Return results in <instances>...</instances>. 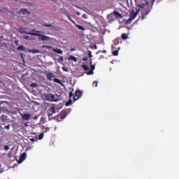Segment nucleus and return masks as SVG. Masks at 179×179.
I'll list each match as a JSON object with an SVG mask.
<instances>
[{"instance_id": "nucleus-1", "label": "nucleus", "mask_w": 179, "mask_h": 179, "mask_svg": "<svg viewBox=\"0 0 179 179\" xmlns=\"http://www.w3.org/2000/svg\"><path fill=\"white\" fill-rule=\"evenodd\" d=\"M32 31H34L35 33L24 31V34H29L30 36H37L38 37H39V40L41 41H48V40H50V36L38 34L40 33V31L32 29Z\"/></svg>"}, {"instance_id": "nucleus-2", "label": "nucleus", "mask_w": 179, "mask_h": 179, "mask_svg": "<svg viewBox=\"0 0 179 179\" xmlns=\"http://www.w3.org/2000/svg\"><path fill=\"white\" fill-rule=\"evenodd\" d=\"M82 94H83L82 91H80V90H76L74 95H73V93H72V92H70L69 97H70V99H72V97H73V101H76L82 97Z\"/></svg>"}, {"instance_id": "nucleus-3", "label": "nucleus", "mask_w": 179, "mask_h": 179, "mask_svg": "<svg viewBox=\"0 0 179 179\" xmlns=\"http://www.w3.org/2000/svg\"><path fill=\"white\" fill-rule=\"evenodd\" d=\"M45 99L46 100H48V101H54V102H57V101H59V100H61V96H59V95L58 94H48L45 96Z\"/></svg>"}, {"instance_id": "nucleus-4", "label": "nucleus", "mask_w": 179, "mask_h": 179, "mask_svg": "<svg viewBox=\"0 0 179 179\" xmlns=\"http://www.w3.org/2000/svg\"><path fill=\"white\" fill-rule=\"evenodd\" d=\"M66 115H68L66 110H62L55 117V118L58 122H61L62 120H64L66 117Z\"/></svg>"}, {"instance_id": "nucleus-5", "label": "nucleus", "mask_w": 179, "mask_h": 179, "mask_svg": "<svg viewBox=\"0 0 179 179\" xmlns=\"http://www.w3.org/2000/svg\"><path fill=\"white\" fill-rule=\"evenodd\" d=\"M145 7L150 10L153 8V4L155 3V0H145Z\"/></svg>"}, {"instance_id": "nucleus-6", "label": "nucleus", "mask_w": 179, "mask_h": 179, "mask_svg": "<svg viewBox=\"0 0 179 179\" xmlns=\"http://www.w3.org/2000/svg\"><path fill=\"white\" fill-rule=\"evenodd\" d=\"M92 64V59H90V65L91 66L90 70L88 72H87V75H93V73H94V72L93 71H94L96 66Z\"/></svg>"}, {"instance_id": "nucleus-7", "label": "nucleus", "mask_w": 179, "mask_h": 179, "mask_svg": "<svg viewBox=\"0 0 179 179\" xmlns=\"http://www.w3.org/2000/svg\"><path fill=\"white\" fill-rule=\"evenodd\" d=\"M27 156V155L26 154V152H24L21 155L20 159L18 161L19 164H20V163H23V162H24V160H26Z\"/></svg>"}, {"instance_id": "nucleus-8", "label": "nucleus", "mask_w": 179, "mask_h": 179, "mask_svg": "<svg viewBox=\"0 0 179 179\" xmlns=\"http://www.w3.org/2000/svg\"><path fill=\"white\" fill-rule=\"evenodd\" d=\"M120 40H121L120 38H117L116 39L113 40L114 45H112V50L116 49L115 45H118V44H120Z\"/></svg>"}, {"instance_id": "nucleus-9", "label": "nucleus", "mask_w": 179, "mask_h": 179, "mask_svg": "<svg viewBox=\"0 0 179 179\" xmlns=\"http://www.w3.org/2000/svg\"><path fill=\"white\" fill-rule=\"evenodd\" d=\"M20 15H30V11L25 8H21L19 11Z\"/></svg>"}, {"instance_id": "nucleus-10", "label": "nucleus", "mask_w": 179, "mask_h": 179, "mask_svg": "<svg viewBox=\"0 0 179 179\" xmlns=\"http://www.w3.org/2000/svg\"><path fill=\"white\" fill-rule=\"evenodd\" d=\"M44 27H50V30H58L57 26L52 25L51 24H43Z\"/></svg>"}, {"instance_id": "nucleus-11", "label": "nucleus", "mask_w": 179, "mask_h": 179, "mask_svg": "<svg viewBox=\"0 0 179 179\" xmlns=\"http://www.w3.org/2000/svg\"><path fill=\"white\" fill-rule=\"evenodd\" d=\"M46 78L48 80H52L54 78H55V75H54V73H48L46 75Z\"/></svg>"}, {"instance_id": "nucleus-12", "label": "nucleus", "mask_w": 179, "mask_h": 179, "mask_svg": "<svg viewBox=\"0 0 179 179\" xmlns=\"http://www.w3.org/2000/svg\"><path fill=\"white\" fill-rule=\"evenodd\" d=\"M31 117V115L28 113H24V115H22V120H24V121H29Z\"/></svg>"}, {"instance_id": "nucleus-13", "label": "nucleus", "mask_w": 179, "mask_h": 179, "mask_svg": "<svg viewBox=\"0 0 179 179\" xmlns=\"http://www.w3.org/2000/svg\"><path fill=\"white\" fill-rule=\"evenodd\" d=\"M113 13L115 19H121L122 17V15H121L118 11H113Z\"/></svg>"}, {"instance_id": "nucleus-14", "label": "nucleus", "mask_w": 179, "mask_h": 179, "mask_svg": "<svg viewBox=\"0 0 179 179\" xmlns=\"http://www.w3.org/2000/svg\"><path fill=\"white\" fill-rule=\"evenodd\" d=\"M138 13H139V10H137L136 12L132 11L131 13L130 14V18L134 20L136 16H138Z\"/></svg>"}, {"instance_id": "nucleus-15", "label": "nucleus", "mask_w": 179, "mask_h": 179, "mask_svg": "<svg viewBox=\"0 0 179 179\" xmlns=\"http://www.w3.org/2000/svg\"><path fill=\"white\" fill-rule=\"evenodd\" d=\"M147 8V11H143L142 13V15H141V19L142 20H143V19H145V16H148V15H149V12H150V10H149V8H148V7H146Z\"/></svg>"}, {"instance_id": "nucleus-16", "label": "nucleus", "mask_w": 179, "mask_h": 179, "mask_svg": "<svg viewBox=\"0 0 179 179\" xmlns=\"http://www.w3.org/2000/svg\"><path fill=\"white\" fill-rule=\"evenodd\" d=\"M114 13H111L110 14L108 15L107 17L108 19V20H110V22H113V20H114Z\"/></svg>"}, {"instance_id": "nucleus-17", "label": "nucleus", "mask_w": 179, "mask_h": 179, "mask_svg": "<svg viewBox=\"0 0 179 179\" xmlns=\"http://www.w3.org/2000/svg\"><path fill=\"white\" fill-rule=\"evenodd\" d=\"M23 38H24V40H29V41H34V40H35L34 38L27 35L23 36Z\"/></svg>"}, {"instance_id": "nucleus-18", "label": "nucleus", "mask_w": 179, "mask_h": 179, "mask_svg": "<svg viewBox=\"0 0 179 179\" xmlns=\"http://www.w3.org/2000/svg\"><path fill=\"white\" fill-rule=\"evenodd\" d=\"M52 51H54V52H57V54H63L64 51H62V50L61 49H58V48H52Z\"/></svg>"}, {"instance_id": "nucleus-19", "label": "nucleus", "mask_w": 179, "mask_h": 179, "mask_svg": "<svg viewBox=\"0 0 179 179\" xmlns=\"http://www.w3.org/2000/svg\"><path fill=\"white\" fill-rule=\"evenodd\" d=\"M50 113H51V114H49V115H52L53 114H55V107L52 106L50 109H49Z\"/></svg>"}, {"instance_id": "nucleus-20", "label": "nucleus", "mask_w": 179, "mask_h": 179, "mask_svg": "<svg viewBox=\"0 0 179 179\" xmlns=\"http://www.w3.org/2000/svg\"><path fill=\"white\" fill-rule=\"evenodd\" d=\"M54 82H55L56 83H58L59 85H61L62 86H64V83H62V81H61V80L58 79V78H54Z\"/></svg>"}, {"instance_id": "nucleus-21", "label": "nucleus", "mask_w": 179, "mask_h": 179, "mask_svg": "<svg viewBox=\"0 0 179 179\" xmlns=\"http://www.w3.org/2000/svg\"><path fill=\"white\" fill-rule=\"evenodd\" d=\"M1 120L2 122H6L8 121V117H6L5 115H1Z\"/></svg>"}, {"instance_id": "nucleus-22", "label": "nucleus", "mask_w": 179, "mask_h": 179, "mask_svg": "<svg viewBox=\"0 0 179 179\" xmlns=\"http://www.w3.org/2000/svg\"><path fill=\"white\" fill-rule=\"evenodd\" d=\"M74 24L76 27L79 29V30H85V27H83L82 25L77 24L76 22Z\"/></svg>"}, {"instance_id": "nucleus-23", "label": "nucleus", "mask_w": 179, "mask_h": 179, "mask_svg": "<svg viewBox=\"0 0 179 179\" xmlns=\"http://www.w3.org/2000/svg\"><path fill=\"white\" fill-rule=\"evenodd\" d=\"M121 48H118L117 50H114L113 52V55H114L115 57H117V55H118V52L120 51Z\"/></svg>"}, {"instance_id": "nucleus-24", "label": "nucleus", "mask_w": 179, "mask_h": 179, "mask_svg": "<svg viewBox=\"0 0 179 179\" xmlns=\"http://www.w3.org/2000/svg\"><path fill=\"white\" fill-rule=\"evenodd\" d=\"M70 59H71V61H74V62H78V58L76 57L75 56H71L70 57Z\"/></svg>"}, {"instance_id": "nucleus-25", "label": "nucleus", "mask_w": 179, "mask_h": 179, "mask_svg": "<svg viewBox=\"0 0 179 179\" xmlns=\"http://www.w3.org/2000/svg\"><path fill=\"white\" fill-rule=\"evenodd\" d=\"M17 50H20V51H24V46H23V45H20V46L17 48Z\"/></svg>"}, {"instance_id": "nucleus-26", "label": "nucleus", "mask_w": 179, "mask_h": 179, "mask_svg": "<svg viewBox=\"0 0 179 179\" xmlns=\"http://www.w3.org/2000/svg\"><path fill=\"white\" fill-rule=\"evenodd\" d=\"M71 104H72V99H69L66 103V107H68L69 106H71Z\"/></svg>"}, {"instance_id": "nucleus-27", "label": "nucleus", "mask_w": 179, "mask_h": 179, "mask_svg": "<svg viewBox=\"0 0 179 179\" xmlns=\"http://www.w3.org/2000/svg\"><path fill=\"white\" fill-rule=\"evenodd\" d=\"M68 19L69 20H70V22H71V23H73V24H75V21L73 20H72V17H71V15H68Z\"/></svg>"}, {"instance_id": "nucleus-28", "label": "nucleus", "mask_w": 179, "mask_h": 179, "mask_svg": "<svg viewBox=\"0 0 179 179\" xmlns=\"http://www.w3.org/2000/svg\"><path fill=\"white\" fill-rule=\"evenodd\" d=\"M122 40H127L128 38V36H127V34H123L122 35Z\"/></svg>"}, {"instance_id": "nucleus-29", "label": "nucleus", "mask_w": 179, "mask_h": 179, "mask_svg": "<svg viewBox=\"0 0 179 179\" xmlns=\"http://www.w3.org/2000/svg\"><path fill=\"white\" fill-rule=\"evenodd\" d=\"M83 68L84 71H89V66H87V65H86V64H83Z\"/></svg>"}, {"instance_id": "nucleus-30", "label": "nucleus", "mask_w": 179, "mask_h": 179, "mask_svg": "<svg viewBox=\"0 0 179 179\" xmlns=\"http://www.w3.org/2000/svg\"><path fill=\"white\" fill-rule=\"evenodd\" d=\"M62 71H64V72H69V70L68 69V67H65V66H63L62 68Z\"/></svg>"}, {"instance_id": "nucleus-31", "label": "nucleus", "mask_w": 179, "mask_h": 179, "mask_svg": "<svg viewBox=\"0 0 179 179\" xmlns=\"http://www.w3.org/2000/svg\"><path fill=\"white\" fill-rule=\"evenodd\" d=\"M43 138H44V134H43V133L40 134L39 136H38V139L41 140Z\"/></svg>"}, {"instance_id": "nucleus-32", "label": "nucleus", "mask_w": 179, "mask_h": 179, "mask_svg": "<svg viewBox=\"0 0 179 179\" xmlns=\"http://www.w3.org/2000/svg\"><path fill=\"white\" fill-rule=\"evenodd\" d=\"M99 83H97V81H94L92 83V86L93 87H97V85Z\"/></svg>"}, {"instance_id": "nucleus-33", "label": "nucleus", "mask_w": 179, "mask_h": 179, "mask_svg": "<svg viewBox=\"0 0 179 179\" xmlns=\"http://www.w3.org/2000/svg\"><path fill=\"white\" fill-rule=\"evenodd\" d=\"M32 52H34L35 54H38V52H40V50H38L37 49H34L32 50Z\"/></svg>"}, {"instance_id": "nucleus-34", "label": "nucleus", "mask_w": 179, "mask_h": 179, "mask_svg": "<svg viewBox=\"0 0 179 179\" xmlns=\"http://www.w3.org/2000/svg\"><path fill=\"white\" fill-rule=\"evenodd\" d=\"M88 57H89V58H92L93 57V55H92L91 51L88 52Z\"/></svg>"}, {"instance_id": "nucleus-35", "label": "nucleus", "mask_w": 179, "mask_h": 179, "mask_svg": "<svg viewBox=\"0 0 179 179\" xmlns=\"http://www.w3.org/2000/svg\"><path fill=\"white\" fill-rule=\"evenodd\" d=\"M131 22H132V19L129 18V20H127V24H129V23H131Z\"/></svg>"}, {"instance_id": "nucleus-36", "label": "nucleus", "mask_w": 179, "mask_h": 179, "mask_svg": "<svg viewBox=\"0 0 179 179\" xmlns=\"http://www.w3.org/2000/svg\"><path fill=\"white\" fill-rule=\"evenodd\" d=\"M87 59H89V57H87V56L83 57V61H87Z\"/></svg>"}, {"instance_id": "nucleus-37", "label": "nucleus", "mask_w": 179, "mask_h": 179, "mask_svg": "<svg viewBox=\"0 0 179 179\" xmlns=\"http://www.w3.org/2000/svg\"><path fill=\"white\" fill-rule=\"evenodd\" d=\"M3 149H4V150H9V146H8V145H4Z\"/></svg>"}, {"instance_id": "nucleus-38", "label": "nucleus", "mask_w": 179, "mask_h": 179, "mask_svg": "<svg viewBox=\"0 0 179 179\" xmlns=\"http://www.w3.org/2000/svg\"><path fill=\"white\" fill-rule=\"evenodd\" d=\"M31 87H37V84L36 83H32L31 85Z\"/></svg>"}, {"instance_id": "nucleus-39", "label": "nucleus", "mask_w": 179, "mask_h": 179, "mask_svg": "<svg viewBox=\"0 0 179 179\" xmlns=\"http://www.w3.org/2000/svg\"><path fill=\"white\" fill-rule=\"evenodd\" d=\"M64 15H65V16H66L67 17H68V16L70 15H69V13H68V11H65V12H64Z\"/></svg>"}, {"instance_id": "nucleus-40", "label": "nucleus", "mask_w": 179, "mask_h": 179, "mask_svg": "<svg viewBox=\"0 0 179 179\" xmlns=\"http://www.w3.org/2000/svg\"><path fill=\"white\" fill-rule=\"evenodd\" d=\"M6 129H10V125L8 124L7 126H5Z\"/></svg>"}, {"instance_id": "nucleus-41", "label": "nucleus", "mask_w": 179, "mask_h": 179, "mask_svg": "<svg viewBox=\"0 0 179 179\" xmlns=\"http://www.w3.org/2000/svg\"><path fill=\"white\" fill-rule=\"evenodd\" d=\"M59 61L60 62L64 61V57L61 56L60 58L59 59Z\"/></svg>"}, {"instance_id": "nucleus-42", "label": "nucleus", "mask_w": 179, "mask_h": 179, "mask_svg": "<svg viewBox=\"0 0 179 179\" xmlns=\"http://www.w3.org/2000/svg\"><path fill=\"white\" fill-rule=\"evenodd\" d=\"M30 141H31V142H36V139L34 138H30Z\"/></svg>"}, {"instance_id": "nucleus-43", "label": "nucleus", "mask_w": 179, "mask_h": 179, "mask_svg": "<svg viewBox=\"0 0 179 179\" xmlns=\"http://www.w3.org/2000/svg\"><path fill=\"white\" fill-rule=\"evenodd\" d=\"M75 50H76V49H75V48H71V49H70V51H75Z\"/></svg>"}, {"instance_id": "nucleus-44", "label": "nucleus", "mask_w": 179, "mask_h": 179, "mask_svg": "<svg viewBox=\"0 0 179 179\" xmlns=\"http://www.w3.org/2000/svg\"><path fill=\"white\" fill-rule=\"evenodd\" d=\"M103 54H106L107 52V50H103Z\"/></svg>"}, {"instance_id": "nucleus-45", "label": "nucleus", "mask_w": 179, "mask_h": 179, "mask_svg": "<svg viewBox=\"0 0 179 179\" xmlns=\"http://www.w3.org/2000/svg\"><path fill=\"white\" fill-rule=\"evenodd\" d=\"M94 47L95 50H97V46L96 45H94Z\"/></svg>"}, {"instance_id": "nucleus-46", "label": "nucleus", "mask_w": 179, "mask_h": 179, "mask_svg": "<svg viewBox=\"0 0 179 179\" xmlns=\"http://www.w3.org/2000/svg\"><path fill=\"white\" fill-rule=\"evenodd\" d=\"M46 48H51V46H46Z\"/></svg>"}, {"instance_id": "nucleus-47", "label": "nucleus", "mask_w": 179, "mask_h": 179, "mask_svg": "<svg viewBox=\"0 0 179 179\" xmlns=\"http://www.w3.org/2000/svg\"><path fill=\"white\" fill-rule=\"evenodd\" d=\"M8 156H10V152L8 153Z\"/></svg>"}, {"instance_id": "nucleus-48", "label": "nucleus", "mask_w": 179, "mask_h": 179, "mask_svg": "<svg viewBox=\"0 0 179 179\" xmlns=\"http://www.w3.org/2000/svg\"><path fill=\"white\" fill-rule=\"evenodd\" d=\"M8 156H10V152L8 153Z\"/></svg>"}, {"instance_id": "nucleus-49", "label": "nucleus", "mask_w": 179, "mask_h": 179, "mask_svg": "<svg viewBox=\"0 0 179 179\" xmlns=\"http://www.w3.org/2000/svg\"><path fill=\"white\" fill-rule=\"evenodd\" d=\"M14 1H15L16 2H17V1H19V0H14Z\"/></svg>"}, {"instance_id": "nucleus-50", "label": "nucleus", "mask_w": 179, "mask_h": 179, "mask_svg": "<svg viewBox=\"0 0 179 179\" xmlns=\"http://www.w3.org/2000/svg\"><path fill=\"white\" fill-rule=\"evenodd\" d=\"M0 12H2V10H1V9H0Z\"/></svg>"}, {"instance_id": "nucleus-51", "label": "nucleus", "mask_w": 179, "mask_h": 179, "mask_svg": "<svg viewBox=\"0 0 179 179\" xmlns=\"http://www.w3.org/2000/svg\"><path fill=\"white\" fill-rule=\"evenodd\" d=\"M0 170H1V165H0Z\"/></svg>"}]
</instances>
